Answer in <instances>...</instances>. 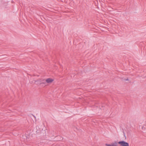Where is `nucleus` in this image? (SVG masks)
Masks as SVG:
<instances>
[{
  "instance_id": "f257e3e1",
  "label": "nucleus",
  "mask_w": 146,
  "mask_h": 146,
  "mask_svg": "<svg viewBox=\"0 0 146 146\" xmlns=\"http://www.w3.org/2000/svg\"><path fill=\"white\" fill-rule=\"evenodd\" d=\"M118 143L120 145V146H129V143L124 141H119Z\"/></svg>"
},
{
  "instance_id": "f03ea898",
  "label": "nucleus",
  "mask_w": 146,
  "mask_h": 146,
  "mask_svg": "<svg viewBox=\"0 0 146 146\" xmlns=\"http://www.w3.org/2000/svg\"><path fill=\"white\" fill-rule=\"evenodd\" d=\"M106 146H117V143L116 142H113L111 144H106Z\"/></svg>"
},
{
  "instance_id": "39448f33",
  "label": "nucleus",
  "mask_w": 146,
  "mask_h": 146,
  "mask_svg": "<svg viewBox=\"0 0 146 146\" xmlns=\"http://www.w3.org/2000/svg\"><path fill=\"white\" fill-rule=\"evenodd\" d=\"M128 80V79H126V80H126H126Z\"/></svg>"
},
{
  "instance_id": "7ed1b4c3",
  "label": "nucleus",
  "mask_w": 146,
  "mask_h": 146,
  "mask_svg": "<svg viewBox=\"0 0 146 146\" xmlns=\"http://www.w3.org/2000/svg\"><path fill=\"white\" fill-rule=\"evenodd\" d=\"M54 80L50 78H48L45 80L46 83L48 84L51 83Z\"/></svg>"
},
{
  "instance_id": "20e7f679",
  "label": "nucleus",
  "mask_w": 146,
  "mask_h": 146,
  "mask_svg": "<svg viewBox=\"0 0 146 146\" xmlns=\"http://www.w3.org/2000/svg\"><path fill=\"white\" fill-rule=\"evenodd\" d=\"M37 81L40 82V84H46V83L45 82V80H38ZM45 85L46 86V85L45 84Z\"/></svg>"
}]
</instances>
